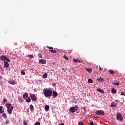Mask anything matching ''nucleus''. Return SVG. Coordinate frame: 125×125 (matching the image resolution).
Listing matches in <instances>:
<instances>
[{"mask_svg": "<svg viewBox=\"0 0 125 125\" xmlns=\"http://www.w3.org/2000/svg\"><path fill=\"white\" fill-rule=\"evenodd\" d=\"M44 94L45 97H50L52 95V91L50 90H44Z\"/></svg>", "mask_w": 125, "mask_h": 125, "instance_id": "obj_1", "label": "nucleus"}, {"mask_svg": "<svg viewBox=\"0 0 125 125\" xmlns=\"http://www.w3.org/2000/svg\"><path fill=\"white\" fill-rule=\"evenodd\" d=\"M95 114H96V115H98V116H104L105 115V112L101 110H97L95 112Z\"/></svg>", "mask_w": 125, "mask_h": 125, "instance_id": "obj_2", "label": "nucleus"}, {"mask_svg": "<svg viewBox=\"0 0 125 125\" xmlns=\"http://www.w3.org/2000/svg\"><path fill=\"white\" fill-rule=\"evenodd\" d=\"M0 59L2 61H6L7 62H10L9 59L6 57V56H1L0 57Z\"/></svg>", "mask_w": 125, "mask_h": 125, "instance_id": "obj_3", "label": "nucleus"}, {"mask_svg": "<svg viewBox=\"0 0 125 125\" xmlns=\"http://www.w3.org/2000/svg\"><path fill=\"white\" fill-rule=\"evenodd\" d=\"M78 109H79V107H78V106L75 105V107H71L70 108V111L71 113H75V112H76V111H77Z\"/></svg>", "mask_w": 125, "mask_h": 125, "instance_id": "obj_4", "label": "nucleus"}, {"mask_svg": "<svg viewBox=\"0 0 125 125\" xmlns=\"http://www.w3.org/2000/svg\"><path fill=\"white\" fill-rule=\"evenodd\" d=\"M116 119L117 121H120L121 122H122V121H123V116H122V115H121V114L117 113Z\"/></svg>", "mask_w": 125, "mask_h": 125, "instance_id": "obj_5", "label": "nucleus"}, {"mask_svg": "<svg viewBox=\"0 0 125 125\" xmlns=\"http://www.w3.org/2000/svg\"><path fill=\"white\" fill-rule=\"evenodd\" d=\"M13 108H14V106H11L10 107L7 108V112L9 115H11L12 114Z\"/></svg>", "mask_w": 125, "mask_h": 125, "instance_id": "obj_6", "label": "nucleus"}, {"mask_svg": "<svg viewBox=\"0 0 125 125\" xmlns=\"http://www.w3.org/2000/svg\"><path fill=\"white\" fill-rule=\"evenodd\" d=\"M39 63H40V64H42V65H45V64H46V60H45V59L39 60Z\"/></svg>", "mask_w": 125, "mask_h": 125, "instance_id": "obj_7", "label": "nucleus"}, {"mask_svg": "<svg viewBox=\"0 0 125 125\" xmlns=\"http://www.w3.org/2000/svg\"><path fill=\"white\" fill-rule=\"evenodd\" d=\"M30 97L33 101H36L37 100V97H36V95L35 94H31L30 95Z\"/></svg>", "mask_w": 125, "mask_h": 125, "instance_id": "obj_8", "label": "nucleus"}, {"mask_svg": "<svg viewBox=\"0 0 125 125\" xmlns=\"http://www.w3.org/2000/svg\"><path fill=\"white\" fill-rule=\"evenodd\" d=\"M4 113V110L3 109V107L2 106H0V113L3 114Z\"/></svg>", "mask_w": 125, "mask_h": 125, "instance_id": "obj_9", "label": "nucleus"}, {"mask_svg": "<svg viewBox=\"0 0 125 125\" xmlns=\"http://www.w3.org/2000/svg\"><path fill=\"white\" fill-rule=\"evenodd\" d=\"M111 106L112 107V108H116V107H117V104H115V102H112L111 103Z\"/></svg>", "mask_w": 125, "mask_h": 125, "instance_id": "obj_10", "label": "nucleus"}, {"mask_svg": "<svg viewBox=\"0 0 125 125\" xmlns=\"http://www.w3.org/2000/svg\"><path fill=\"white\" fill-rule=\"evenodd\" d=\"M11 105H12V104H10V103H6V107L7 109L8 108H10L11 107Z\"/></svg>", "mask_w": 125, "mask_h": 125, "instance_id": "obj_11", "label": "nucleus"}, {"mask_svg": "<svg viewBox=\"0 0 125 125\" xmlns=\"http://www.w3.org/2000/svg\"><path fill=\"white\" fill-rule=\"evenodd\" d=\"M5 68H8L9 67V64L7 62H5L4 64Z\"/></svg>", "mask_w": 125, "mask_h": 125, "instance_id": "obj_12", "label": "nucleus"}, {"mask_svg": "<svg viewBox=\"0 0 125 125\" xmlns=\"http://www.w3.org/2000/svg\"><path fill=\"white\" fill-rule=\"evenodd\" d=\"M97 81L99 82H103L104 81V79L102 77H99L97 78Z\"/></svg>", "mask_w": 125, "mask_h": 125, "instance_id": "obj_13", "label": "nucleus"}, {"mask_svg": "<svg viewBox=\"0 0 125 125\" xmlns=\"http://www.w3.org/2000/svg\"><path fill=\"white\" fill-rule=\"evenodd\" d=\"M53 95L54 98L57 97V92L54 91L53 92Z\"/></svg>", "mask_w": 125, "mask_h": 125, "instance_id": "obj_14", "label": "nucleus"}, {"mask_svg": "<svg viewBox=\"0 0 125 125\" xmlns=\"http://www.w3.org/2000/svg\"><path fill=\"white\" fill-rule=\"evenodd\" d=\"M86 71H87V72H88V73H92V69L89 68H86Z\"/></svg>", "mask_w": 125, "mask_h": 125, "instance_id": "obj_15", "label": "nucleus"}, {"mask_svg": "<svg viewBox=\"0 0 125 125\" xmlns=\"http://www.w3.org/2000/svg\"><path fill=\"white\" fill-rule=\"evenodd\" d=\"M28 96H29V95L28 94V93H25L23 94V98H27V97H28Z\"/></svg>", "mask_w": 125, "mask_h": 125, "instance_id": "obj_16", "label": "nucleus"}, {"mask_svg": "<svg viewBox=\"0 0 125 125\" xmlns=\"http://www.w3.org/2000/svg\"><path fill=\"white\" fill-rule=\"evenodd\" d=\"M112 84H114V85L118 86L120 85V83H119L113 82Z\"/></svg>", "mask_w": 125, "mask_h": 125, "instance_id": "obj_17", "label": "nucleus"}, {"mask_svg": "<svg viewBox=\"0 0 125 125\" xmlns=\"http://www.w3.org/2000/svg\"><path fill=\"white\" fill-rule=\"evenodd\" d=\"M97 91H98L99 92H101V93H103V92H104V91H103V90L100 88L97 89Z\"/></svg>", "mask_w": 125, "mask_h": 125, "instance_id": "obj_18", "label": "nucleus"}, {"mask_svg": "<svg viewBox=\"0 0 125 125\" xmlns=\"http://www.w3.org/2000/svg\"><path fill=\"white\" fill-rule=\"evenodd\" d=\"M111 92H112V93H113L114 94H115V93H117V90H116V89L113 88V89L111 90Z\"/></svg>", "mask_w": 125, "mask_h": 125, "instance_id": "obj_19", "label": "nucleus"}, {"mask_svg": "<svg viewBox=\"0 0 125 125\" xmlns=\"http://www.w3.org/2000/svg\"><path fill=\"white\" fill-rule=\"evenodd\" d=\"M30 109L31 112H33V111H34V106H33V105L31 104L30 105Z\"/></svg>", "mask_w": 125, "mask_h": 125, "instance_id": "obj_20", "label": "nucleus"}, {"mask_svg": "<svg viewBox=\"0 0 125 125\" xmlns=\"http://www.w3.org/2000/svg\"><path fill=\"white\" fill-rule=\"evenodd\" d=\"M49 51H50V52H52V53H56L57 52V51L55 50H49Z\"/></svg>", "mask_w": 125, "mask_h": 125, "instance_id": "obj_21", "label": "nucleus"}, {"mask_svg": "<svg viewBox=\"0 0 125 125\" xmlns=\"http://www.w3.org/2000/svg\"><path fill=\"white\" fill-rule=\"evenodd\" d=\"M45 110L47 111L49 110V105H46L45 106Z\"/></svg>", "mask_w": 125, "mask_h": 125, "instance_id": "obj_22", "label": "nucleus"}, {"mask_svg": "<svg viewBox=\"0 0 125 125\" xmlns=\"http://www.w3.org/2000/svg\"><path fill=\"white\" fill-rule=\"evenodd\" d=\"M108 73H109V74L110 75H112L113 74H115V72H114V71H113V70H109L108 71Z\"/></svg>", "mask_w": 125, "mask_h": 125, "instance_id": "obj_23", "label": "nucleus"}, {"mask_svg": "<svg viewBox=\"0 0 125 125\" xmlns=\"http://www.w3.org/2000/svg\"><path fill=\"white\" fill-rule=\"evenodd\" d=\"M2 117L4 118V119H6L7 118V115H6V114L5 113H2Z\"/></svg>", "mask_w": 125, "mask_h": 125, "instance_id": "obj_24", "label": "nucleus"}, {"mask_svg": "<svg viewBox=\"0 0 125 125\" xmlns=\"http://www.w3.org/2000/svg\"><path fill=\"white\" fill-rule=\"evenodd\" d=\"M88 82L89 83H93V81H92V79L90 78L88 80Z\"/></svg>", "mask_w": 125, "mask_h": 125, "instance_id": "obj_25", "label": "nucleus"}, {"mask_svg": "<svg viewBox=\"0 0 125 125\" xmlns=\"http://www.w3.org/2000/svg\"><path fill=\"white\" fill-rule=\"evenodd\" d=\"M43 78H44V79H46V78H47V73H44L43 75Z\"/></svg>", "mask_w": 125, "mask_h": 125, "instance_id": "obj_26", "label": "nucleus"}, {"mask_svg": "<svg viewBox=\"0 0 125 125\" xmlns=\"http://www.w3.org/2000/svg\"><path fill=\"white\" fill-rule=\"evenodd\" d=\"M9 83H10V84H15V82H14V81H11Z\"/></svg>", "mask_w": 125, "mask_h": 125, "instance_id": "obj_27", "label": "nucleus"}, {"mask_svg": "<svg viewBox=\"0 0 125 125\" xmlns=\"http://www.w3.org/2000/svg\"><path fill=\"white\" fill-rule=\"evenodd\" d=\"M26 102H31V98L29 97L27 99H26Z\"/></svg>", "mask_w": 125, "mask_h": 125, "instance_id": "obj_28", "label": "nucleus"}, {"mask_svg": "<svg viewBox=\"0 0 125 125\" xmlns=\"http://www.w3.org/2000/svg\"><path fill=\"white\" fill-rule=\"evenodd\" d=\"M21 72L22 75H23V76H25V75H26V73L23 70H21Z\"/></svg>", "mask_w": 125, "mask_h": 125, "instance_id": "obj_29", "label": "nucleus"}, {"mask_svg": "<svg viewBox=\"0 0 125 125\" xmlns=\"http://www.w3.org/2000/svg\"><path fill=\"white\" fill-rule=\"evenodd\" d=\"M63 58H64V59H66V60H69V58H67L66 55H64Z\"/></svg>", "mask_w": 125, "mask_h": 125, "instance_id": "obj_30", "label": "nucleus"}, {"mask_svg": "<svg viewBox=\"0 0 125 125\" xmlns=\"http://www.w3.org/2000/svg\"><path fill=\"white\" fill-rule=\"evenodd\" d=\"M38 56L40 58H42V54H39Z\"/></svg>", "mask_w": 125, "mask_h": 125, "instance_id": "obj_31", "label": "nucleus"}, {"mask_svg": "<svg viewBox=\"0 0 125 125\" xmlns=\"http://www.w3.org/2000/svg\"><path fill=\"white\" fill-rule=\"evenodd\" d=\"M79 125H83V122H79L78 123Z\"/></svg>", "mask_w": 125, "mask_h": 125, "instance_id": "obj_32", "label": "nucleus"}, {"mask_svg": "<svg viewBox=\"0 0 125 125\" xmlns=\"http://www.w3.org/2000/svg\"><path fill=\"white\" fill-rule=\"evenodd\" d=\"M28 57H30V58H34V56H33V55H29Z\"/></svg>", "mask_w": 125, "mask_h": 125, "instance_id": "obj_33", "label": "nucleus"}, {"mask_svg": "<svg viewBox=\"0 0 125 125\" xmlns=\"http://www.w3.org/2000/svg\"><path fill=\"white\" fill-rule=\"evenodd\" d=\"M47 48H49V49H53V47H49V46H47Z\"/></svg>", "mask_w": 125, "mask_h": 125, "instance_id": "obj_34", "label": "nucleus"}, {"mask_svg": "<svg viewBox=\"0 0 125 125\" xmlns=\"http://www.w3.org/2000/svg\"><path fill=\"white\" fill-rule=\"evenodd\" d=\"M121 95H124V96H125V91L121 92Z\"/></svg>", "mask_w": 125, "mask_h": 125, "instance_id": "obj_35", "label": "nucleus"}, {"mask_svg": "<svg viewBox=\"0 0 125 125\" xmlns=\"http://www.w3.org/2000/svg\"><path fill=\"white\" fill-rule=\"evenodd\" d=\"M23 124H24V125H28V122H27V121H24L23 122Z\"/></svg>", "mask_w": 125, "mask_h": 125, "instance_id": "obj_36", "label": "nucleus"}, {"mask_svg": "<svg viewBox=\"0 0 125 125\" xmlns=\"http://www.w3.org/2000/svg\"><path fill=\"white\" fill-rule=\"evenodd\" d=\"M40 122H36L34 125H40Z\"/></svg>", "mask_w": 125, "mask_h": 125, "instance_id": "obj_37", "label": "nucleus"}, {"mask_svg": "<svg viewBox=\"0 0 125 125\" xmlns=\"http://www.w3.org/2000/svg\"><path fill=\"white\" fill-rule=\"evenodd\" d=\"M6 125L9 124V121L8 120H7L6 121Z\"/></svg>", "mask_w": 125, "mask_h": 125, "instance_id": "obj_38", "label": "nucleus"}, {"mask_svg": "<svg viewBox=\"0 0 125 125\" xmlns=\"http://www.w3.org/2000/svg\"><path fill=\"white\" fill-rule=\"evenodd\" d=\"M90 125H94V123H93V121H92L90 122Z\"/></svg>", "mask_w": 125, "mask_h": 125, "instance_id": "obj_39", "label": "nucleus"}, {"mask_svg": "<svg viewBox=\"0 0 125 125\" xmlns=\"http://www.w3.org/2000/svg\"><path fill=\"white\" fill-rule=\"evenodd\" d=\"M77 62L78 63H83V61L78 60Z\"/></svg>", "mask_w": 125, "mask_h": 125, "instance_id": "obj_40", "label": "nucleus"}, {"mask_svg": "<svg viewBox=\"0 0 125 125\" xmlns=\"http://www.w3.org/2000/svg\"><path fill=\"white\" fill-rule=\"evenodd\" d=\"M52 85H53V86H56V83H53Z\"/></svg>", "mask_w": 125, "mask_h": 125, "instance_id": "obj_41", "label": "nucleus"}, {"mask_svg": "<svg viewBox=\"0 0 125 125\" xmlns=\"http://www.w3.org/2000/svg\"><path fill=\"white\" fill-rule=\"evenodd\" d=\"M58 125H65V124H64V123L62 122L61 124H59Z\"/></svg>", "mask_w": 125, "mask_h": 125, "instance_id": "obj_42", "label": "nucleus"}, {"mask_svg": "<svg viewBox=\"0 0 125 125\" xmlns=\"http://www.w3.org/2000/svg\"><path fill=\"white\" fill-rule=\"evenodd\" d=\"M73 61H74V62H78V60L76 59H74Z\"/></svg>", "mask_w": 125, "mask_h": 125, "instance_id": "obj_43", "label": "nucleus"}, {"mask_svg": "<svg viewBox=\"0 0 125 125\" xmlns=\"http://www.w3.org/2000/svg\"><path fill=\"white\" fill-rule=\"evenodd\" d=\"M3 101H4V102H7V99H4L3 100Z\"/></svg>", "mask_w": 125, "mask_h": 125, "instance_id": "obj_44", "label": "nucleus"}, {"mask_svg": "<svg viewBox=\"0 0 125 125\" xmlns=\"http://www.w3.org/2000/svg\"><path fill=\"white\" fill-rule=\"evenodd\" d=\"M83 109L85 112H86V108H85V107H83Z\"/></svg>", "mask_w": 125, "mask_h": 125, "instance_id": "obj_45", "label": "nucleus"}, {"mask_svg": "<svg viewBox=\"0 0 125 125\" xmlns=\"http://www.w3.org/2000/svg\"><path fill=\"white\" fill-rule=\"evenodd\" d=\"M115 102H117V103H119V100H116Z\"/></svg>", "mask_w": 125, "mask_h": 125, "instance_id": "obj_46", "label": "nucleus"}, {"mask_svg": "<svg viewBox=\"0 0 125 125\" xmlns=\"http://www.w3.org/2000/svg\"><path fill=\"white\" fill-rule=\"evenodd\" d=\"M2 76L1 75H0V79H2Z\"/></svg>", "mask_w": 125, "mask_h": 125, "instance_id": "obj_47", "label": "nucleus"}, {"mask_svg": "<svg viewBox=\"0 0 125 125\" xmlns=\"http://www.w3.org/2000/svg\"><path fill=\"white\" fill-rule=\"evenodd\" d=\"M99 69H100V70H102V68H101V67H99Z\"/></svg>", "mask_w": 125, "mask_h": 125, "instance_id": "obj_48", "label": "nucleus"}, {"mask_svg": "<svg viewBox=\"0 0 125 125\" xmlns=\"http://www.w3.org/2000/svg\"><path fill=\"white\" fill-rule=\"evenodd\" d=\"M0 118H1V116H0Z\"/></svg>", "mask_w": 125, "mask_h": 125, "instance_id": "obj_49", "label": "nucleus"}, {"mask_svg": "<svg viewBox=\"0 0 125 125\" xmlns=\"http://www.w3.org/2000/svg\"><path fill=\"white\" fill-rule=\"evenodd\" d=\"M0 69H1V67H0Z\"/></svg>", "mask_w": 125, "mask_h": 125, "instance_id": "obj_50", "label": "nucleus"}]
</instances>
